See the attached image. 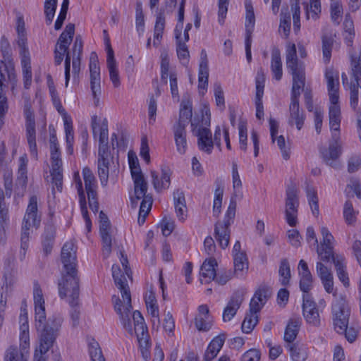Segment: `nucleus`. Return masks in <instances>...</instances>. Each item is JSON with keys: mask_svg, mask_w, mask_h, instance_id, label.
<instances>
[{"mask_svg": "<svg viewBox=\"0 0 361 361\" xmlns=\"http://www.w3.org/2000/svg\"><path fill=\"white\" fill-rule=\"evenodd\" d=\"M121 262L123 268V272L120 267L117 264L112 266V276L116 287L120 290L122 300L114 295L112 299L114 302V309L119 315L121 323L130 331L133 333L130 324V314L132 311L131 295L128 285L127 283V277L132 279V273L130 269L128 267V261L126 257H124L121 252Z\"/></svg>", "mask_w": 361, "mask_h": 361, "instance_id": "obj_1", "label": "nucleus"}, {"mask_svg": "<svg viewBox=\"0 0 361 361\" xmlns=\"http://www.w3.org/2000/svg\"><path fill=\"white\" fill-rule=\"evenodd\" d=\"M91 127L94 137L99 134V145L98 152V176L100 179L101 185L106 186L109 180V169L112 156L109 150L108 146V124L107 121L104 119L100 123L97 116L92 117Z\"/></svg>", "mask_w": 361, "mask_h": 361, "instance_id": "obj_2", "label": "nucleus"}, {"mask_svg": "<svg viewBox=\"0 0 361 361\" xmlns=\"http://www.w3.org/2000/svg\"><path fill=\"white\" fill-rule=\"evenodd\" d=\"M329 108V127L331 133V139L328 149L321 152L324 161L331 166L336 167L335 161L341 154L342 143L341 142L340 126L341 121V108L338 102H330Z\"/></svg>", "mask_w": 361, "mask_h": 361, "instance_id": "obj_3", "label": "nucleus"}, {"mask_svg": "<svg viewBox=\"0 0 361 361\" xmlns=\"http://www.w3.org/2000/svg\"><path fill=\"white\" fill-rule=\"evenodd\" d=\"M286 63L293 79L290 99H299L300 90L304 89L305 83V71L304 63L298 59L296 47L293 43L287 45Z\"/></svg>", "mask_w": 361, "mask_h": 361, "instance_id": "obj_4", "label": "nucleus"}, {"mask_svg": "<svg viewBox=\"0 0 361 361\" xmlns=\"http://www.w3.org/2000/svg\"><path fill=\"white\" fill-rule=\"evenodd\" d=\"M50 162L52 193L54 195L55 189L60 192L63 189V162L57 137L54 133L50 135Z\"/></svg>", "mask_w": 361, "mask_h": 361, "instance_id": "obj_5", "label": "nucleus"}, {"mask_svg": "<svg viewBox=\"0 0 361 361\" xmlns=\"http://www.w3.org/2000/svg\"><path fill=\"white\" fill-rule=\"evenodd\" d=\"M41 214L38 211V200L36 195L30 197L22 223L21 247L25 250L27 247L30 229L32 227L38 228L40 226Z\"/></svg>", "mask_w": 361, "mask_h": 361, "instance_id": "obj_6", "label": "nucleus"}, {"mask_svg": "<svg viewBox=\"0 0 361 361\" xmlns=\"http://www.w3.org/2000/svg\"><path fill=\"white\" fill-rule=\"evenodd\" d=\"M66 274L59 280V293L61 298L69 297V304L74 306L78 304L79 298V278L78 271H65Z\"/></svg>", "mask_w": 361, "mask_h": 361, "instance_id": "obj_7", "label": "nucleus"}, {"mask_svg": "<svg viewBox=\"0 0 361 361\" xmlns=\"http://www.w3.org/2000/svg\"><path fill=\"white\" fill-rule=\"evenodd\" d=\"M133 320L134 328H133L132 323L130 322L133 333H130L124 326H123L130 336L135 334L137 336L142 357L145 361H148L150 358L149 344L147 340V328L145 324L144 318L139 311H135L133 313ZM122 325L123 324H122Z\"/></svg>", "mask_w": 361, "mask_h": 361, "instance_id": "obj_8", "label": "nucleus"}, {"mask_svg": "<svg viewBox=\"0 0 361 361\" xmlns=\"http://www.w3.org/2000/svg\"><path fill=\"white\" fill-rule=\"evenodd\" d=\"M298 190L294 184L288 185L286 191L285 219L291 227L298 224Z\"/></svg>", "mask_w": 361, "mask_h": 361, "instance_id": "obj_9", "label": "nucleus"}, {"mask_svg": "<svg viewBox=\"0 0 361 361\" xmlns=\"http://www.w3.org/2000/svg\"><path fill=\"white\" fill-rule=\"evenodd\" d=\"M75 33L74 24H68L65 30L59 36L54 50V62L56 65H60L63 59L64 54L71 44Z\"/></svg>", "mask_w": 361, "mask_h": 361, "instance_id": "obj_10", "label": "nucleus"}, {"mask_svg": "<svg viewBox=\"0 0 361 361\" xmlns=\"http://www.w3.org/2000/svg\"><path fill=\"white\" fill-rule=\"evenodd\" d=\"M82 176L87 195L89 207L94 213H97L99 209V203L97 201V185L95 176L90 169L87 166L82 169Z\"/></svg>", "mask_w": 361, "mask_h": 361, "instance_id": "obj_11", "label": "nucleus"}, {"mask_svg": "<svg viewBox=\"0 0 361 361\" xmlns=\"http://www.w3.org/2000/svg\"><path fill=\"white\" fill-rule=\"evenodd\" d=\"M89 68L90 73L91 90L92 92L94 103L97 106L99 102V95L101 94V78L98 58L95 52H92L90 54Z\"/></svg>", "mask_w": 361, "mask_h": 361, "instance_id": "obj_12", "label": "nucleus"}, {"mask_svg": "<svg viewBox=\"0 0 361 361\" xmlns=\"http://www.w3.org/2000/svg\"><path fill=\"white\" fill-rule=\"evenodd\" d=\"M42 329L39 335V355L37 353V350L35 354V361H37L39 357H42L43 355L47 353V351L52 347L55 340L57 337L58 326L53 328L49 326H44Z\"/></svg>", "mask_w": 361, "mask_h": 361, "instance_id": "obj_13", "label": "nucleus"}, {"mask_svg": "<svg viewBox=\"0 0 361 361\" xmlns=\"http://www.w3.org/2000/svg\"><path fill=\"white\" fill-rule=\"evenodd\" d=\"M26 123V137L30 147V154L32 158L37 159V150L36 145V131L35 117L31 109L24 111Z\"/></svg>", "mask_w": 361, "mask_h": 361, "instance_id": "obj_14", "label": "nucleus"}, {"mask_svg": "<svg viewBox=\"0 0 361 361\" xmlns=\"http://www.w3.org/2000/svg\"><path fill=\"white\" fill-rule=\"evenodd\" d=\"M61 262L65 271H78L76 269V249L72 241L66 242L61 249Z\"/></svg>", "mask_w": 361, "mask_h": 361, "instance_id": "obj_15", "label": "nucleus"}, {"mask_svg": "<svg viewBox=\"0 0 361 361\" xmlns=\"http://www.w3.org/2000/svg\"><path fill=\"white\" fill-rule=\"evenodd\" d=\"M99 233L103 243V255L106 257L111 252V235L109 233L111 224L107 216L101 211L99 212Z\"/></svg>", "mask_w": 361, "mask_h": 361, "instance_id": "obj_16", "label": "nucleus"}, {"mask_svg": "<svg viewBox=\"0 0 361 361\" xmlns=\"http://www.w3.org/2000/svg\"><path fill=\"white\" fill-rule=\"evenodd\" d=\"M302 311L306 321L313 325L318 326L320 323L319 314L315 302L310 294L302 295Z\"/></svg>", "mask_w": 361, "mask_h": 361, "instance_id": "obj_17", "label": "nucleus"}, {"mask_svg": "<svg viewBox=\"0 0 361 361\" xmlns=\"http://www.w3.org/2000/svg\"><path fill=\"white\" fill-rule=\"evenodd\" d=\"M198 313L195 317L194 324L199 331H209L214 324L212 316L209 314V309L207 305H201L198 307Z\"/></svg>", "mask_w": 361, "mask_h": 361, "instance_id": "obj_18", "label": "nucleus"}, {"mask_svg": "<svg viewBox=\"0 0 361 361\" xmlns=\"http://www.w3.org/2000/svg\"><path fill=\"white\" fill-rule=\"evenodd\" d=\"M243 300L244 292L243 290H237L233 293L223 312L222 319L224 322H229L234 317Z\"/></svg>", "mask_w": 361, "mask_h": 361, "instance_id": "obj_19", "label": "nucleus"}, {"mask_svg": "<svg viewBox=\"0 0 361 361\" xmlns=\"http://www.w3.org/2000/svg\"><path fill=\"white\" fill-rule=\"evenodd\" d=\"M305 120L304 111L300 109L299 99H290L289 105L288 123L290 126L295 125L298 130H301Z\"/></svg>", "mask_w": 361, "mask_h": 361, "instance_id": "obj_20", "label": "nucleus"}, {"mask_svg": "<svg viewBox=\"0 0 361 361\" xmlns=\"http://www.w3.org/2000/svg\"><path fill=\"white\" fill-rule=\"evenodd\" d=\"M132 178L134 184V195L130 199L132 206L135 207L140 200L150 195L147 194L148 185L143 174L132 176Z\"/></svg>", "mask_w": 361, "mask_h": 361, "instance_id": "obj_21", "label": "nucleus"}, {"mask_svg": "<svg viewBox=\"0 0 361 361\" xmlns=\"http://www.w3.org/2000/svg\"><path fill=\"white\" fill-rule=\"evenodd\" d=\"M74 181L79 196L81 214L85 219L87 230L90 232L91 230L92 223L88 216L85 192L83 190L82 183L78 172L74 173Z\"/></svg>", "mask_w": 361, "mask_h": 361, "instance_id": "obj_22", "label": "nucleus"}, {"mask_svg": "<svg viewBox=\"0 0 361 361\" xmlns=\"http://www.w3.org/2000/svg\"><path fill=\"white\" fill-rule=\"evenodd\" d=\"M198 137L197 145L201 151L211 154L214 147L210 130L206 127H199L193 132Z\"/></svg>", "mask_w": 361, "mask_h": 361, "instance_id": "obj_23", "label": "nucleus"}, {"mask_svg": "<svg viewBox=\"0 0 361 361\" xmlns=\"http://www.w3.org/2000/svg\"><path fill=\"white\" fill-rule=\"evenodd\" d=\"M325 78L327 82L328 94L330 102L339 101V81L338 73L329 68L326 71Z\"/></svg>", "mask_w": 361, "mask_h": 361, "instance_id": "obj_24", "label": "nucleus"}, {"mask_svg": "<svg viewBox=\"0 0 361 361\" xmlns=\"http://www.w3.org/2000/svg\"><path fill=\"white\" fill-rule=\"evenodd\" d=\"M192 102L189 100H183L180 104L179 119L174 126H180L183 128H186L187 125L191 121V126L192 127V132L195 131L197 126L195 123V120H192Z\"/></svg>", "mask_w": 361, "mask_h": 361, "instance_id": "obj_25", "label": "nucleus"}, {"mask_svg": "<svg viewBox=\"0 0 361 361\" xmlns=\"http://www.w3.org/2000/svg\"><path fill=\"white\" fill-rule=\"evenodd\" d=\"M231 222L218 221L215 225L214 237L218 242L219 246L225 249L228 247L230 241V229Z\"/></svg>", "mask_w": 361, "mask_h": 361, "instance_id": "obj_26", "label": "nucleus"}, {"mask_svg": "<svg viewBox=\"0 0 361 361\" xmlns=\"http://www.w3.org/2000/svg\"><path fill=\"white\" fill-rule=\"evenodd\" d=\"M332 318L349 320L350 308L345 296H337L331 306Z\"/></svg>", "mask_w": 361, "mask_h": 361, "instance_id": "obj_27", "label": "nucleus"}, {"mask_svg": "<svg viewBox=\"0 0 361 361\" xmlns=\"http://www.w3.org/2000/svg\"><path fill=\"white\" fill-rule=\"evenodd\" d=\"M269 298V290L266 288H259L250 303V312L256 314L260 311Z\"/></svg>", "mask_w": 361, "mask_h": 361, "instance_id": "obj_28", "label": "nucleus"}, {"mask_svg": "<svg viewBox=\"0 0 361 361\" xmlns=\"http://www.w3.org/2000/svg\"><path fill=\"white\" fill-rule=\"evenodd\" d=\"M217 266V262L215 259L209 258L206 259L200 269V281L203 283H209L215 279L216 272L215 267Z\"/></svg>", "mask_w": 361, "mask_h": 361, "instance_id": "obj_29", "label": "nucleus"}, {"mask_svg": "<svg viewBox=\"0 0 361 361\" xmlns=\"http://www.w3.org/2000/svg\"><path fill=\"white\" fill-rule=\"evenodd\" d=\"M173 133L178 153L180 154H184L188 149L187 133L185 128L180 127V126H173Z\"/></svg>", "mask_w": 361, "mask_h": 361, "instance_id": "obj_30", "label": "nucleus"}, {"mask_svg": "<svg viewBox=\"0 0 361 361\" xmlns=\"http://www.w3.org/2000/svg\"><path fill=\"white\" fill-rule=\"evenodd\" d=\"M20 56L23 69L24 87L28 89L32 83V77L30 52L29 51H20Z\"/></svg>", "mask_w": 361, "mask_h": 361, "instance_id": "obj_31", "label": "nucleus"}, {"mask_svg": "<svg viewBox=\"0 0 361 361\" xmlns=\"http://www.w3.org/2000/svg\"><path fill=\"white\" fill-rule=\"evenodd\" d=\"M225 341L224 334H220L214 337L209 343L204 354V360L212 361L214 360L220 350L221 349Z\"/></svg>", "mask_w": 361, "mask_h": 361, "instance_id": "obj_32", "label": "nucleus"}, {"mask_svg": "<svg viewBox=\"0 0 361 361\" xmlns=\"http://www.w3.org/2000/svg\"><path fill=\"white\" fill-rule=\"evenodd\" d=\"M209 78L208 61L205 58L200 63L198 73V89L201 94L204 95L207 89Z\"/></svg>", "mask_w": 361, "mask_h": 361, "instance_id": "obj_33", "label": "nucleus"}, {"mask_svg": "<svg viewBox=\"0 0 361 361\" xmlns=\"http://www.w3.org/2000/svg\"><path fill=\"white\" fill-rule=\"evenodd\" d=\"M16 31L18 33L17 43L20 47V51H29L27 46V33L25 30V23L22 15L17 17Z\"/></svg>", "mask_w": 361, "mask_h": 361, "instance_id": "obj_34", "label": "nucleus"}, {"mask_svg": "<svg viewBox=\"0 0 361 361\" xmlns=\"http://www.w3.org/2000/svg\"><path fill=\"white\" fill-rule=\"evenodd\" d=\"M151 176L152 184L157 192H161L169 187L171 183L170 174L167 171L163 170L161 176L156 171H152Z\"/></svg>", "mask_w": 361, "mask_h": 361, "instance_id": "obj_35", "label": "nucleus"}, {"mask_svg": "<svg viewBox=\"0 0 361 361\" xmlns=\"http://www.w3.org/2000/svg\"><path fill=\"white\" fill-rule=\"evenodd\" d=\"M175 35L177 41L176 51L178 59L181 61L183 64L188 62L189 51L187 45L185 42H182L181 34L179 32L178 25H176L175 28Z\"/></svg>", "mask_w": 361, "mask_h": 361, "instance_id": "obj_36", "label": "nucleus"}, {"mask_svg": "<svg viewBox=\"0 0 361 361\" xmlns=\"http://www.w3.org/2000/svg\"><path fill=\"white\" fill-rule=\"evenodd\" d=\"M245 36L252 37L255 23V16L251 1H249L245 2Z\"/></svg>", "mask_w": 361, "mask_h": 361, "instance_id": "obj_37", "label": "nucleus"}, {"mask_svg": "<svg viewBox=\"0 0 361 361\" xmlns=\"http://www.w3.org/2000/svg\"><path fill=\"white\" fill-rule=\"evenodd\" d=\"M290 357L293 361H305L307 358V348L303 344L288 345Z\"/></svg>", "mask_w": 361, "mask_h": 361, "instance_id": "obj_38", "label": "nucleus"}, {"mask_svg": "<svg viewBox=\"0 0 361 361\" xmlns=\"http://www.w3.org/2000/svg\"><path fill=\"white\" fill-rule=\"evenodd\" d=\"M234 274L237 276H243L244 271L248 269V260L246 254L233 255Z\"/></svg>", "mask_w": 361, "mask_h": 361, "instance_id": "obj_39", "label": "nucleus"}, {"mask_svg": "<svg viewBox=\"0 0 361 361\" xmlns=\"http://www.w3.org/2000/svg\"><path fill=\"white\" fill-rule=\"evenodd\" d=\"M343 257H338L334 259V266L339 280L345 287L349 286V278L346 272V267Z\"/></svg>", "mask_w": 361, "mask_h": 361, "instance_id": "obj_40", "label": "nucleus"}, {"mask_svg": "<svg viewBox=\"0 0 361 361\" xmlns=\"http://www.w3.org/2000/svg\"><path fill=\"white\" fill-rule=\"evenodd\" d=\"M27 164L28 159L26 154L19 158V166L17 173V181L19 185L25 187L27 183Z\"/></svg>", "mask_w": 361, "mask_h": 361, "instance_id": "obj_41", "label": "nucleus"}, {"mask_svg": "<svg viewBox=\"0 0 361 361\" xmlns=\"http://www.w3.org/2000/svg\"><path fill=\"white\" fill-rule=\"evenodd\" d=\"M106 64L109 72L110 80L112 82L114 87H118L121 85V82L117 63L114 56L107 57Z\"/></svg>", "mask_w": 361, "mask_h": 361, "instance_id": "obj_42", "label": "nucleus"}, {"mask_svg": "<svg viewBox=\"0 0 361 361\" xmlns=\"http://www.w3.org/2000/svg\"><path fill=\"white\" fill-rule=\"evenodd\" d=\"M271 68L274 74V78L276 80H280L282 78L283 71L281 54L278 50L272 51Z\"/></svg>", "mask_w": 361, "mask_h": 361, "instance_id": "obj_43", "label": "nucleus"}, {"mask_svg": "<svg viewBox=\"0 0 361 361\" xmlns=\"http://www.w3.org/2000/svg\"><path fill=\"white\" fill-rule=\"evenodd\" d=\"M232 178H233V195L235 199H242V182L238 171V165L236 163H233L232 166Z\"/></svg>", "mask_w": 361, "mask_h": 361, "instance_id": "obj_44", "label": "nucleus"}, {"mask_svg": "<svg viewBox=\"0 0 361 361\" xmlns=\"http://www.w3.org/2000/svg\"><path fill=\"white\" fill-rule=\"evenodd\" d=\"M142 199V200L140 203L137 219V222L140 225H142L145 223L146 217L150 212L152 205V196H147Z\"/></svg>", "mask_w": 361, "mask_h": 361, "instance_id": "obj_45", "label": "nucleus"}, {"mask_svg": "<svg viewBox=\"0 0 361 361\" xmlns=\"http://www.w3.org/2000/svg\"><path fill=\"white\" fill-rule=\"evenodd\" d=\"M300 328V322L291 319L286 326L284 333V340L288 343H292L298 335Z\"/></svg>", "mask_w": 361, "mask_h": 361, "instance_id": "obj_46", "label": "nucleus"}, {"mask_svg": "<svg viewBox=\"0 0 361 361\" xmlns=\"http://www.w3.org/2000/svg\"><path fill=\"white\" fill-rule=\"evenodd\" d=\"M146 307L147 312L154 318L153 322L155 320L157 321L158 324L160 322L159 307L157 304V300L154 295L150 293L149 295L145 299Z\"/></svg>", "mask_w": 361, "mask_h": 361, "instance_id": "obj_47", "label": "nucleus"}, {"mask_svg": "<svg viewBox=\"0 0 361 361\" xmlns=\"http://www.w3.org/2000/svg\"><path fill=\"white\" fill-rule=\"evenodd\" d=\"M357 212H356L353 206V204L350 201H346L343 206V215L345 220V222L348 226H354L357 221Z\"/></svg>", "mask_w": 361, "mask_h": 361, "instance_id": "obj_48", "label": "nucleus"}, {"mask_svg": "<svg viewBox=\"0 0 361 361\" xmlns=\"http://www.w3.org/2000/svg\"><path fill=\"white\" fill-rule=\"evenodd\" d=\"M28 352H24L23 349L19 352L17 347H9L6 353V361H27Z\"/></svg>", "mask_w": 361, "mask_h": 361, "instance_id": "obj_49", "label": "nucleus"}, {"mask_svg": "<svg viewBox=\"0 0 361 361\" xmlns=\"http://www.w3.org/2000/svg\"><path fill=\"white\" fill-rule=\"evenodd\" d=\"M333 250V247H323L317 245V252L318 254L319 259H320L319 262H328L332 260L334 263L335 258L341 257V255H334Z\"/></svg>", "mask_w": 361, "mask_h": 361, "instance_id": "obj_50", "label": "nucleus"}, {"mask_svg": "<svg viewBox=\"0 0 361 361\" xmlns=\"http://www.w3.org/2000/svg\"><path fill=\"white\" fill-rule=\"evenodd\" d=\"M258 323V316L256 314L249 312L246 314L241 326L243 333L249 334Z\"/></svg>", "mask_w": 361, "mask_h": 361, "instance_id": "obj_51", "label": "nucleus"}, {"mask_svg": "<svg viewBox=\"0 0 361 361\" xmlns=\"http://www.w3.org/2000/svg\"><path fill=\"white\" fill-rule=\"evenodd\" d=\"M279 273L281 276L280 281L281 284L283 286L288 285L289 283L291 274L289 262L287 259H283L281 261Z\"/></svg>", "mask_w": 361, "mask_h": 361, "instance_id": "obj_52", "label": "nucleus"}, {"mask_svg": "<svg viewBox=\"0 0 361 361\" xmlns=\"http://www.w3.org/2000/svg\"><path fill=\"white\" fill-rule=\"evenodd\" d=\"M304 4L305 5L306 18H312L316 20L318 18V13L321 12L319 0H310V6L306 3Z\"/></svg>", "mask_w": 361, "mask_h": 361, "instance_id": "obj_53", "label": "nucleus"}, {"mask_svg": "<svg viewBox=\"0 0 361 361\" xmlns=\"http://www.w3.org/2000/svg\"><path fill=\"white\" fill-rule=\"evenodd\" d=\"M361 87L360 81L351 80L349 83L350 89V106L355 109L358 104V88Z\"/></svg>", "mask_w": 361, "mask_h": 361, "instance_id": "obj_54", "label": "nucleus"}, {"mask_svg": "<svg viewBox=\"0 0 361 361\" xmlns=\"http://www.w3.org/2000/svg\"><path fill=\"white\" fill-rule=\"evenodd\" d=\"M322 53L324 61L328 63L331 56V50L334 43V39L331 37L323 35L322 37Z\"/></svg>", "mask_w": 361, "mask_h": 361, "instance_id": "obj_55", "label": "nucleus"}, {"mask_svg": "<svg viewBox=\"0 0 361 361\" xmlns=\"http://www.w3.org/2000/svg\"><path fill=\"white\" fill-rule=\"evenodd\" d=\"M89 353L92 361H105L99 343L94 339L89 343Z\"/></svg>", "mask_w": 361, "mask_h": 361, "instance_id": "obj_56", "label": "nucleus"}, {"mask_svg": "<svg viewBox=\"0 0 361 361\" xmlns=\"http://www.w3.org/2000/svg\"><path fill=\"white\" fill-rule=\"evenodd\" d=\"M57 6V0H45L44 14L47 24H51Z\"/></svg>", "mask_w": 361, "mask_h": 361, "instance_id": "obj_57", "label": "nucleus"}, {"mask_svg": "<svg viewBox=\"0 0 361 361\" xmlns=\"http://www.w3.org/2000/svg\"><path fill=\"white\" fill-rule=\"evenodd\" d=\"M313 278L312 275L300 276V288L303 292V295L310 294V291L312 288Z\"/></svg>", "mask_w": 361, "mask_h": 361, "instance_id": "obj_58", "label": "nucleus"}, {"mask_svg": "<svg viewBox=\"0 0 361 361\" xmlns=\"http://www.w3.org/2000/svg\"><path fill=\"white\" fill-rule=\"evenodd\" d=\"M169 71V57L166 52L161 54V78L167 83V78Z\"/></svg>", "mask_w": 361, "mask_h": 361, "instance_id": "obj_59", "label": "nucleus"}, {"mask_svg": "<svg viewBox=\"0 0 361 361\" xmlns=\"http://www.w3.org/2000/svg\"><path fill=\"white\" fill-rule=\"evenodd\" d=\"M214 97L216 105L221 109H225L224 94L221 85L219 82H216L214 85Z\"/></svg>", "mask_w": 361, "mask_h": 361, "instance_id": "obj_60", "label": "nucleus"}, {"mask_svg": "<svg viewBox=\"0 0 361 361\" xmlns=\"http://www.w3.org/2000/svg\"><path fill=\"white\" fill-rule=\"evenodd\" d=\"M223 192V189H221L219 188H216L214 192V197L213 202V214L216 216H218L221 212Z\"/></svg>", "mask_w": 361, "mask_h": 361, "instance_id": "obj_61", "label": "nucleus"}, {"mask_svg": "<svg viewBox=\"0 0 361 361\" xmlns=\"http://www.w3.org/2000/svg\"><path fill=\"white\" fill-rule=\"evenodd\" d=\"M240 149L244 152L247 149V126L246 123L241 121L238 126Z\"/></svg>", "mask_w": 361, "mask_h": 361, "instance_id": "obj_62", "label": "nucleus"}, {"mask_svg": "<svg viewBox=\"0 0 361 361\" xmlns=\"http://www.w3.org/2000/svg\"><path fill=\"white\" fill-rule=\"evenodd\" d=\"M275 141L279 149L281 150V155L285 160L290 158V147L286 144L285 138L283 135L276 136Z\"/></svg>", "mask_w": 361, "mask_h": 361, "instance_id": "obj_63", "label": "nucleus"}, {"mask_svg": "<svg viewBox=\"0 0 361 361\" xmlns=\"http://www.w3.org/2000/svg\"><path fill=\"white\" fill-rule=\"evenodd\" d=\"M136 29L139 35H142L145 30V16L140 5H137L135 11Z\"/></svg>", "mask_w": 361, "mask_h": 361, "instance_id": "obj_64", "label": "nucleus"}]
</instances>
